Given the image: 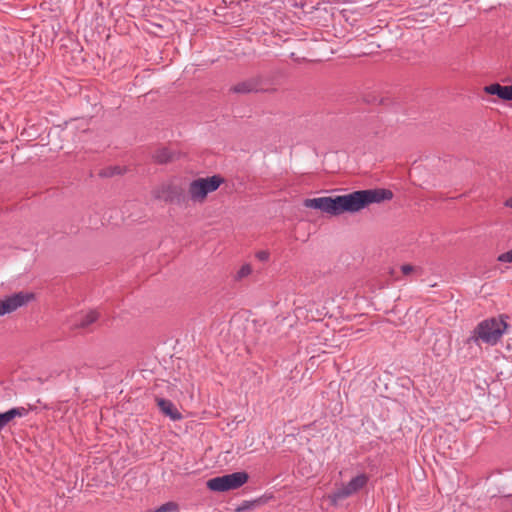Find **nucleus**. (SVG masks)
<instances>
[{
    "label": "nucleus",
    "instance_id": "obj_16",
    "mask_svg": "<svg viewBox=\"0 0 512 512\" xmlns=\"http://www.w3.org/2000/svg\"><path fill=\"white\" fill-rule=\"evenodd\" d=\"M365 101L369 104H378V105H383V106H388L389 104L392 103V100L389 99V98H385V97H377V96H372L370 98V96H368Z\"/></svg>",
    "mask_w": 512,
    "mask_h": 512
},
{
    "label": "nucleus",
    "instance_id": "obj_19",
    "mask_svg": "<svg viewBox=\"0 0 512 512\" xmlns=\"http://www.w3.org/2000/svg\"><path fill=\"white\" fill-rule=\"evenodd\" d=\"M256 257L260 261H267L269 259V253L267 251H259L256 253Z\"/></svg>",
    "mask_w": 512,
    "mask_h": 512
},
{
    "label": "nucleus",
    "instance_id": "obj_6",
    "mask_svg": "<svg viewBox=\"0 0 512 512\" xmlns=\"http://www.w3.org/2000/svg\"><path fill=\"white\" fill-rule=\"evenodd\" d=\"M369 478L366 474H359L352 478L346 485L338 488L331 496L333 502L345 499L352 494L361 490L368 482Z\"/></svg>",
    "mask_w": 512,
    "mask_h": 512
},
{
    "label": "nucleus",
    "instance_id": "obj_5",
    "mask_svg": "<svg viewBox=\"0 0 512 512\" xmlns=\"http://www.w3.org/2000/svg\"><path fill=\"white\" fill-rule=\"evenodd\" d=\"M35 299L32 292L20 291L0 299V316L10 314Z\"/></svg>",
    "mask_w": 512,
    "mask_h": 512
},
{
    "label": "nucleus",
    "instance_id": "obj_10",
    "mask_svg": "<svg viewBox=\"0 0 512 512\" xmlns=\"http://www.w3.org/2000/svg\"><path fill=\"white\" fill-rule=\"evenodd\" d=\"M156 402L160 411L165 416L170 417L174 421L182 419V414L170 400L157 397Z\"/></svg>",
    "mask_w": 512,
    "mask_h": 512
},
{
    "label": "nucleus",
    "instance_id": "obj_18",
    "mask_svg": "<svg viewBox=\"0 0 512 512\" xmlns=\"http://www.w3.org/2000/svg\"><path fill=\"white\" fill-rule=\"evenodd\" d=\"M499 262L511 263L512 262V249L500 254L497 258Z\"/></svg>",
    "mask_w": 512,
    "mask_h": 512
},
{
    "label": "nucleus",
    "instance_id": "obj_12",
    "mask_svg": "<svg viewBox=\"0 0 512 512\" xmlns=\"http://www.w3.org/2000/svg\"><path fill=\"white\" fill-rule=\"evenodd\" d=\"M163 196H158L162 198L165 202H180L183 197L182 189L175 185H167L162 189Z\"/></svg>",
    "mask_w": 512,
    "mask_h": 512
},
{
    "label": "nucleus",
    "instance_id": "obj_15",
    "mask_svg": "<svg viewBox=\"0 0 512 512\" xmlns=\"http://www.w3.org/2000/svg\"><path fill=\"white\" fill-rule=\"evenodd\" d=\"M125 172V169L120 166H109L103 168L99 171V176L101 178H110L115 175H122Z\"/></svg>",
    "mask_w": 512,
    "mask_h": 512
},
{
    "label": "nucleus",
    "instance_id": "obj_17",
    "mask_svg": "<svg viewBox=\"0 0 512 512\" xmlns=\"http://www.w3.org/2000/svg\"><path fill=\"white\" fill-rule=\"evenodd\" d=\"M252 272V267L250 264H244L236 273L235 279L241 280L248 275H250Z\"/></svg>",
    "mask_w": 512,
    "mask_h": 512
},
{
    "label": "nucleus",
    "instance_id": "obj_22",
    "mask_svg": "<svg viewBox=\"0 0 512 512\" xmlns=\"http://www.w3.org/2000/svg\"><path fill=\"white\" fill-rule=\"evenodd\" d=\"M312 424H308L307 426H304V428H308V427H311Z\"/></svg>",
    "mask_w": 512,
    "mask_h": 512
},
{
    "label": "nucleus",
    "instance_id": "obj_14",
    "mask_svg": "<svg viewBox=\"0 0 512 512\" xmlns=\"http://www.w3.org/2000/svg\"><path fill=\"white\" fill-rule=\"evenodd\" d=\"M99 317V314L98 312L96 311H90L88 312L87 314L83 315L78 323L76 324L77 327L79 328H87L89 327L91 324H93L94 322H96V320L98 319Z\"/></svg>",
    "mask_w": 512,
    "mask_h": 512
},
{
    "label": "nucleus",
    "instance_id": "obj_13",
    "mask_svg": "<svg viewBox=\"0 0 512 512\" xmlns=\"http://www.w3.org/2000/svg\"><path fill=\"white\" fill-rule=\"evenodd\" d=\"M271 497H269L270 499ZM268 501V498L267 497H259L255 500H251V501H244L241 505H239L235 511L236 512H243V511H246V510H252L262 504H265L266 502Z\"/></svg>",
    "mask_w": 512,
    "mask_h": 512
},
{
    "label": "nucleus",
    "instance_id": "obj_3",
    "mask_svg": "<svg viewBox=\"0 0 512 512\" xmlns=\"http://www.w3.org/2000/svg\"><path fill=\"white\" fill-rule=\"evenodd\" d=\"M224 182L225 179L220 174L194 179L188 186L189 198L195 203H203L208 194L218 190Z\"/></svg>",
    "mask_w": 512,
    "mask_h": 512
},
{
    "label": "nucleus",
    "instance_id": "obj_7",
    "mask_svg": "<svg viewBox=\"0 0 512 512\" xmlns=\"http://www.w3.org/2000/svg\"><path fill=\"white\" fill-rule=\"evenodd\" d=\"M230 90L238 94L264 91L265 89L263 88V78L261 76L249 78L232 86Z\"/></svg>",
    "mask_w": 512,
    "mask_h": 512
},
{
    "label": "nucleus",
    "instance_id": "obj_11",
    "mask_svg": "<svg viewBox=\"0 0 512 512\" xmlns=\"http://www.w3.org/2000/svg\"><path fill=\"white\" fill-rule=\"evenodd\" d=\"M28 414V409L25 407H15L10 410L0 413V430L4 428L10 421L16 417H23Z\"/></svg>",
    "mask_w": 512,
    "mask_h": 512
},
{
    "label": "nucleus",
    "instance_id": "obj_9",
    "mask_svg": "<svg viewBox=\"0 0 512 512\" xmlns=\"http://www.w3.org/2000/svg\"><path fill=\"white\" fill-rule=\"evenodd\" d=\"M178 158L179 153L172 151L167 147L158 148L152 155L153 161L160 165L171 163Z\"/></svg>",
    "mask_w": 512,
    "mask_h": 512
},
{
    "label": "nucleus",
    "instance_id": "obj_1",
    "mask_svg": "<svg viewBox=\"0 0 512 512\" xmlns=\"http://www.w3.org/2000/svg\"><path fill=\"white\" fill-rule=\"evenodd\" d=\"M393 198L390 189L375 188L357 190L349 194L339 196H324L305 199L303 205L331 216H339L344 213H356L373 203H381Z\"/></svg>",
    "mask_w": 512,
    "mask_h": 512
},
{
    "label": "nucleus",
    "instance_id": "obj_2",
    "mask_svg": "<svg viewBox=\"0 0 512 512\" xmlns=\"http://www.w3.org/2000/svg\"><path fill=\"white\" fill-rule=\"evenodd\" d=\"M508 324L503 317H492L481 321L473 330L472 335L467 339V343H477L479 340L489 345H496Z\"/></svg>",
    "mask_w": 512,
    "mask_h": 512
},
{
    "label": "nucleus",
    "instance_id": "obj_8",
    "mask_svg": "<svg viewBox=\"0 0 512 512\" xmlns=\"http://www.w3.org/2000/svg\"><path fill=\"white\" fill-rule=\"evenodd\" d=\"M484 92L490 95H496L501 100L512 101V84L502 86L499 83H493L483 88Z\"/></svg>",
    "mask_w": 512,
    "mask_h": 512
},
{
    "label": "nucleus",
    "instance_id": "obj_20",
    "mask_svg": "<svg viewBox=\"0 0 512 512\" xmlns=\"http://www.w3.org/2000/svg\"><path fill=\"white\" fill-rule=\"evenodd\" d=\"M414 270V267L409 264H405L401 266V271L404 275L410 274Z\"/></svg>",
    "mask_w": 512,
    "mask_h": 512
},
{
    "label": "nucleus",
    "instance_id": "obj_4",
    "mask_svg": "<svg viewBox=\"0 0 512 512\" xmlns=\"http://www.w3.org/2000/svg\"><path fill=\"white\" fill-rule=\"evenodd\" d=\"M248 479L249 475L247 472H234L209 479L207 481V488L215 492L235 490L243 486L248 481Z\"/></svg>",
    "mask_w": 512,
    "mask_h": 512
},
{
    "label": "nucleus",
    "instance_id": "obj_21",
    "mask_svg": "<svg viewBox=\"0 0 512 512\" xmlns=\"http://www.w3.org/2000/svg\"><path fill=\"white\" fill-rule=\"evenodd\" d=\"M505 206L512 208V197L505 201Z\"/></svg>",
    "mask_w": 512,
    "mask_h": 512
}]
</instances>
